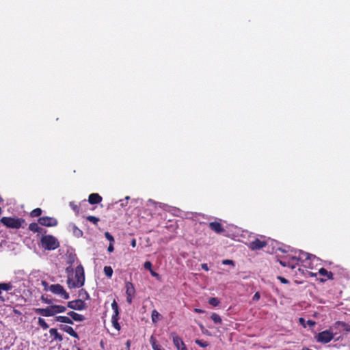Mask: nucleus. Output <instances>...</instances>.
Listing matches in <instances>:
<instances>
[{"mask_svg": "<svg viewBox=\"0 0 350 350\" xmlns=\"http://www.w3.org/2000/svg\"><path fill=\"white\" fill-rule=\"evenodd\" d=\"M291 252H293L292 254L288 255L283 259L279 260L281 265L293 269L298 265L299 261L304 262L305 260H312V258L314 259L316 258L315 256L301 250H294L291 251Z\"/></svg>", "mask_w": 350, "mask_h": 350, "instance_id": "f257e3e1", "label": "nucleus"}, {"mask_svg": "<svg viewBox=\"0 0 350 350\" xmlns=\"http://www.w3.org/2000/svg\"><path fill=\"white\" fill-rule=\"evenodd\" d=\"M85 282L84 269L81 265H79L75 271V274L69 275L67 284L70 288H80Z\"/></svg>", "mask_w": 350, "mask_h": 350, "instance_id": "f03ea898", "label": "nucleus"}, {"mask_svg": "<svg viewBox=\"0 0 350 350\" xmlns=\"http://www.w3.org/2000/svg\"><path fill=\"white\" fill-rule=\"evenodd\" d=\"M66 308L60 305H51L45 308H36L35 312L36 314L43 317H52L58 313L64 312Z\"/></svg>", "mask_w": 350, "mask_h": 350, "instance_id": "7ed1b4c3", "label": "nucleus"}, {"mask_svg": "<svg viewBox=\"0 0 350 350\" xmlns=\"http://www.w3.org/2000/svg\"><path fill=\"white\" fill-rule=\"evenodd\" d=\"M40 242L42 247L47 250H54L59 246L58 240L52 235H43Z\"/></svg>", "mask_w": 350, "mask_h": 350, "instance_id": "20e7f679", "label": "nucleus"}, {"mask_svg": "<svg viewBox=\"0 0 350 350\" xmlns=\"http://www.w3.org/2000/svg\"><path fill=\"white\" fill-rule=\"evenodd\" d=\"M23 220L19 218L3 217L0 221L2 224L10 228L18 229L21 227Z\"/></svg>", "mask_w": 350, "mask_h": 350, "instance_id": "39448f33", "label": "nucleus"}, {"mask_svg": "<svg viewBox=\"0 0 350 350\" xmlns=\"http://www.w3.org/2000/svg\"><path fill=\"white\" fill-rule=\"evenodd\" d=\"M49 291L64 299H68L70 298L69 294L66 291L64 287L59 284H51L49 287Z\"/></svg>", "mask_w": 350, "mask_h": 350, "instance_id": "423d86ee", "label": "nucleus"}, {"mask_svg": "<svg viewBox=\"0 0 350 350\" xmlns=\"http://www.w3.org/2000/svg\"><path fill=\"white\" fill-rule=\"evenodd\" d=\"M315 338L319 342L327 343L333 339L334 335L330 331L325 330L319 333Z\"/></svg>", "mask_w": 350, "mask_h": 350, "instance_id": "0eeeda50", "label": "nucleus"}, {"mask_svg": "<svg viewBox=\"0 0 350 350\" xmlns=\"http://www.w3.org/2000/svg\"><path fill=\"white\" fill-rule=\"evenodd\" d=\"M67 306L76 310H83L86 308V304L82 299H77L68 302Z\"/></svg>", "mask_w": 350, "mask_h": 350, "instance_id": "6e6552de", "label": "nucleus"}, {"mask_svg": "<svg viewBox=\"0 0 350 350\" xmlns=\"http://www.w3.org/2000/svg\"><path fill=\"white\" fill-rule=\"evenodd\" d=\"M38 222L40 225L48 227L55 226L57 224V221L55 218L46 216L40 217Z\"/></svg>", "mask_w": 350, "mask_h": 350, "instance_id": "1a4fd4ad", "label": "nucleus"}, {"mask_svg": "<svg viewBox=\"0 0 350 350\" xmlns=\"http://www.w3.org/2000/svg\"><path fill=\"white\" fill-rule=\"evenodd\" d=\"M173 343L178 350H188L183 340L175 333L171 334Z\"/></svg>", "mask_w": 350, "mask_h": 350, "instance_id": "9d476101", "label": "nucleus"}, {"mask_svg": "<svg viewBox=\"0 0 350 350\" xmlns=\"http://www.w3.org/2000/svg\"><path fill=\"white\" fill-rule=\"evenodd\" d=\"M69 232H72V234L77 237H81L83 236V231L80 230L75 224L70 223L67 227Z\"/></svg>", "mask_w": 350, "mask_h": 350, "instance_id": "9b49d317", "label": "nucleus"}, {"mask_svg": "<svg viewBox=\"0 0 350 350\" xmlns=\"http://www.w3.org/2000/svg\"><path fill=\"white\" fill-rule=\"evenodd\" d=\"M265 245L266 242L265 241L256 239L254 241L250 243L249 247L252 250H256L264 247Z\"/></svg>", "mask_w": 350, "mask_h": 350, "instance_id": "f8f14e48", "label": "nucleus"}, {"mask_svg": "<svg viewBox=\"0 0 350 350\" xmlns=\"http://www.w3.org/2000/svg\"><path fill=\"white\" fill-rule=\"evenodd\" d=\"M59 328L61 330L68 333L71 336L76 338H78L77 333L73 329L72 327L66 325H60Z\"/></svg>", "mask_w": 350, "mask_h": 350, "instance_id": "ddd939ff", "label": "nucleus"}, {"mask_svg": "<svg viewBox=\"0 0 350 350\" xmlns=\"http://www.w3.org/2000/svg\"><path fill=\"white\" fill-rule=\"evenodd\" d=\"M208 226L212 230L215 231L217 233H221L224 231V229L222 227L221 224L219 222H211Z\"/></svg>", "mask_w": 350, "mask_h": 350, "instance_id": "4468645a", "label": "nucleus"}, {"mask_svg": "<svg viewBox=\"0 0 350 350\" xmlns=\"http://www.w3.org/2000/svg\"><path fill=\"white\" fill-rule=\"evenodd\" d=\"M68 315L72 320H74L77 322H81L85 320L84 316L73 311H70L69 312H68Z\"/></svg>", "mask_w": 350, "mask_h": 350, "instance_id": "2eb2a0df", "label": "nucleus"}, {"mask_svg": "<svg viewBox=\"0 0 350 350\" xmlns=\"http://www.w3.org/2000/svg\"><path fill=\"white\" fill-rule=\"evenodd\" d=\"M102 201V198L98 193H92L89 196L88 202L91 204H96Z\"/></svg>", "mask_w": 350, "mask_h": 350, "instance_id": "dca6fc26", "label": "nucleus"}, {"mask_svg": "<svg viewBox=\"0 0 350 350\" xmlns=\"http://www.w3.org/2000/svg\"><path fill=\"white\" fill-rule=\"evenodd\" d=\"M49 334L50 336L53 338V340L59 342H62L63 340L62 336L57 332V329L51 328L49 330Z\"/></svg>", "mask_w": 350, "mask_h": 350, "instance_id": "f3484780", "label": "nucleus"}, {"mask_svg": "<svg viewBox=\"0 0 350 350\" xmlns=\"http://www.w3.org/2000/svg\"><path fill=\"white\" fill-rule=\"evenodd\" d=\"M319 273L322 275L326 277V279H321V281H325L327 279H332L333 274L332 272L327 271L324 268H321L319 270Z\"/></svg>", "mask_w": 350, "mask_h": 350, "instance_id": "a211bd4d", "label": "nucleus"}, {"mask_svg": "<svg viewBox=\"0 0 350 350\" xmlns=\"http://www.w3.org/2000/svg\"><path fill=\"white\" fill-rule=\"evenodd\" d=\"M126 294V295H134L135 290L133 284L130 282H126L125 284Z\"/></svg>", "mask_w": 350, "mask_h": 350, "instance_id": "6ab92c4d", "label": "nucleus"}, {"mask_svg": "<svg viewBox=\"0 0 350 350\" xmlns=\"http://www.w3.org/2000/svg\"><path fill=\"white\" fill-rule=\"evenodd\" d=\"M55 320L57 322L68 323V324H73L72 320L70 318V317L66 316H57L55 317Z\"/></svg>", "mask_w": 350, "mask_h": 350, "instance_id": "aec40b11", "label": "nucleus"}, {"mask_svg": "<svg viewBox=\"0 0 350 350\" xmlns=\"http://www.w3.org/2000/svg\"><path fill=\"white\" fill-rule=\"evenodd\" d=\"M111 323L113 324V326L117 329H120V325L118 323V315L113 314L111 317Z\"/></svg>", "mask_w": 350, "mask_h": 350, "instance_id": "412c9836", "label": "nucleus"}, {"mask_svg": "<svg viewBox=\"0 0 350 350\" xmlns=\"http://www.w3.org/2000/svg\"><path fill=\"white\" fill-rule=\"evenodd\" d=\"M29 229L33 232H40L42 228L36 223H31L29 226Z\"/></svg>", "mask_w": 350, "mask_h": 350, "instance_id": "4be33fe9", "label": "nucleus"}, {"mask_svg": "<svg viewBox=\"0 0 350 350\" xmlns=\"http://www.w3.org/2000/svg\"><path fill=\"white\" fill-rule=\"evenodd\" d=\"M13 288L12 284L10 282L8 283H0V288L1 291H9L12 290Z\"/></svg>", "mask_w": 350, "mask_h": 350, "instance_id": "5701e85b", "label": "nucleus"}, {"mask_svg": "<svg viewBox=\"0 0 350 350\" xmlns=\"http://www.w3.org/2000/svg\"><path fill=\"white\" fill-rule=\"evenodd\" d=\"M103 271H104L105 275L107 278H111V276L113 275V269L110 266H105L104 267Z\"/></svg>", "mask_w": 350, "mask_h": 350, "instance_id": "b1692460", "label": "nucleus"}, {"mask_svg": "<svg viewBox=\"0 0 350 350\" xmlns=\"http://www.w3.org/2000/svg\"><path fill=\"white\" fill-rule=\"evenodd\" d=\"M148 204H151V205H157V204H159V206L162 208H163L164 210H167V208H168L169 206L167 205V204H161V203H158V202H154V200L150 199L148 200Z\"/></svg>", "mask_w": 350, "mask_h": 350, "instance_id": "393cba45", "label": "nucleus"}, {"mask_svg": "<svg viewBox=\"0 0 350 350\" xmlns=\"http://www.w3.org/2000/svg\"><path fill=\"white\" fill-rule=\"evenodd\" d=\"M38 325L43 329H46L49 328V325L46 323L45 320L42 318H38Z\"/></svg>", "mask_w": 350, "mask_h": 350, "instance_id": "a878e982", "label": "nucleus"}, {"mask_svg": "<svg viewBox=\"0 0 350 350\" xmlns=\"http://www.w3.org/2000/svg\"><path fill=\"white\" fill-rule=\"evenodd\" d=\"M211 319L214 321L215 323H221V317L216 313H213L211 316Z\"/></svg>", "mask_w": 350, "mask_h": 350, "instance_id": "bb28decb", "label": "nucleus"}, {"mask_svg": "<svg viewBox=\"0 0 350 350\" xmlns=\"http://www.w3.org/2000/svg\"><path fill=\"white\" fill-rule=\"evenodd\" d=\"M151 317L152 322L156 323L160 317V314L156 310H154L152 312Z\"/></svg>", "mask_w": 350, "mask_h": 350, "instance_id": "cd10ccee", "label": "nucleus"}, {"mask_svg": "<svg viewBox=\"0 0 350 350\" xmlns=\"http://www.w3.org/2000/svg\"><path fill=\"white\" fill-rule=\"evenodd\" d=\"M208 304L213 306H217L219 305V301L216 297H211L208 300Z\"/></svg>", "mask_w": 350, "mask_h": 350, "instance_id": "c85d7f7f", "label": "nucleus"}, {"mask_svg": "<svg viewBox=\"0 0 350 350\" xmlns=\"http://www.w3.org/2000/svg\"><path fill=\"white\" fill-rule=\"evenodd\" d=\"M42 210L40 208H37L33 210L31 213V215L33 217H38L41 215Z\"/></svg>", "mask_w": 350, "mask_h": 350, "instance_id": "c756f323", "label": "nucleus"}, {"mask_svg": "<svg viewBox=\"0 0 350 350\" xmlns=\"http://www.w3.org/2000/svg\"><path fill=\"white\" fill-rule=\"evenodd\" d=\"M196 343L201 347H206L208 345V343L206 341L199 339L196 340Z\"/></svg>", "mask_w": 350, "mask_h": 350, "instance_id": "7c9ffc66", "label": "nucleus"}, {"mask_svg": "<svg viewBox=\"0 0 350 350\" xmlns=\"http://www.w3.org/2000/svg\"><path fill=\"white\" fill-rule=\"evenodd\" d=\"M111 308L114 312L113 314L118 315L119 314L118 306L117 305V303L115 301H113V302L111 304Z\"/></svg>", "mask_w": 350, "mask_h": 350, "instance_id": "2f4dec72", "label": "nucleus"}, {"mask_svg": "<svg viewBox=\"0 0 350 350\" xmlns=\"http://www.w3.org/2000/svg\"><path fill=\"white\" fill-rule=\"evenodd\" d=\"M70 206L75 212L76 214H78L79 213V208L73 202H70Z\"/></svg>", "mask_w": 350, "mask_h": 350, "instance_id": "473e14b6", "label": "nucleus"}, {"mask_svg": "<svg viewBox=\"0 0 350 350\" xmlns=\"http://www.w3.org/2000/svg\"><path fill=\"white\" fill-rule=\"evenodd\" d=\"M87 219L89 221L94 223V224H96L98 223V221H99L98 218H97L94 216H88V217H87Z\"/></svg>", "mask_w": 350, "mask_h": 350, "instance_id": "72a5a7b5", "label": "nucleus"}, {"mask_svg": "<svg viewBox=\"0 0 350 350\" xmlns=\"http://www.w3.org/2000/svg\"><path fill=\"white\" fill-rule=\"evenodd\" d=\"M105 236L107 240L110 241V243H113L114 242V239L113 236L108 232L105 233Z\"/></svg>", "mask_w": 350, "mask_h": 350, "instance_id": "f704fd0d", "label": "nucleus"}, {"mask_svg": "<svg viewBox=\"0 0 350 350\" xmlns=\"http://www.w3.org/2000/svg\"><path fill=\"white\" fill-rule=\"evenodd\" d=\"M79 295L81 297H82L83 299H88L90 298V296L88 295V293L83 291V290H81L79 293Z\"/></svg>", "mask_w": 350, "mask_h": 350, "instance_id": "c9c22d12", "label": "nucleus"}, {"mask_svg": "<svg viewBox=\"0 0 350 350\" xmlns=\"http://www.w3.org/2000/svg\"><path fill=\"white\" fill-rule=\"evenodd\" d=\"M144 269L148 271L152 270V263L150 261H146L144 265Z\"/></svg>", "mask_w": 350, "mask_h": 350, "instance_id": "e433bc0d", "label": "nucleus"}, {"mask_svg": "<svg viewBox=\"0 0 350 350\" xmlns=\"http://www.w3.org/2000/svg\"><path fill=\"white\" fill-rule=\"evenodd\" d=\"M222 264L223 265H232V266H234V262L233 260H228V259H226V260H222Z\"/></svg>", "mask_w": 350, "mask_h": 350, "instance_id": "4c0bfd02", "label": "nucleus"}, {"mask_svg": "<svg viewBox=\"0 0 350 350\" xmlns=\"http://www.w3.org/2000/svg\"><path fill=\"white\" fill-rule=\"evenodd\" d=\"M41 299L42 301L47 304H51L53 302L52 299L44 297L43 295L42 296Z\"/></svg>", "mask_w": 350, "mask_h": 350, "instance_id": "58836bf2", "label": "nucleus"}, {"mask_svg": "<svg viewBox=\"0 0 350 350\" xmlns=\"http://www.w3.org/2000/svg\"><path fill=\"white\" fill-rule=\"evenodd\" d=\"M339 325H341L347 332H350V326L345 323L342 322H338Z\"/></svg>", "mask_w": 350, "mask_h": 350, "instance_id": "ea45409f", "label": "nucleus"}, {"mask_svg": "<svg viewBox=\"0 0 350 350\" xmlns=\"http://www.w3.org/2000/svg\"><path fill=\"white\" fill-rule=\"evenodd\" d=\"M299 323L304 327H306V321H305V319L302 317L299 318Z\"/></svg>", "mask_w": 350, "mask_h": 350, "instance_id": "a19ab883", "label": "nucleus"}, {"mask_svg": "<svg viewBox=\"0 0 350 350\" xmlns=\"http://www.w3.org/2000/svg\"><path fill=\"white\" fill-rule=\"evenodd\" d=\"M260 297V293L258 292H256L254 295L253 296V301H258Z\"/></svg>", "mask_w": 350, "mask_h": 350, "instance_id": "79ce46f5", "label": "nucleus"}, {"mask_svg": "<svg viewBox=\"0 0 350 350\" xmlns=\"http://www.w3.org/2000/svg\"><path fill=\"white\" fill-rule=\"evenodd\" d=\"M315 325V322L312 320H308L306 321V327L307 326H309V327H312Z\"/></svg>", "mask_w": 350, "mask_h": 350, "instance_id": "37998d69", "label": "nucleus"}, {"mask_svg": "<svg viewBox=\"0 0 350 350\" xmlns=\"http://www.w3.org/2000/svg\"><path fill=\"white\" fill-rule=\"evenodd\" d=\"M114 250L113 245V243H110L109 245L108 246L107 251L109 252H112Z\"/></svg>", "mask_w": 350, "mask_h": 350, "instance_id": "c03bdc74", "label": "nucleus"}, {"mask_svg": "<svg viewBox=\"0 0 350 350\" xmlns=\"http://www.w3.org/2000/svg\"><path fill=\"white\" fill-rule=\"evenodd\" d=\"M134 295H126V301L129 303V304H131L132 303V301H133V297Z\"/></svg>", "mask_w": 350, "mask_h": 350, "instance_id": "a18cd8bd", "label": "nucleus"}, {"mask_svg": "<svg viewBox=\"0 0 350 350\" xmlns=\"http://www.w3.org/2000/svg\"><path fill=\"white\" fill-rule=\"evenodd\" d=\"M150 272L153 277L157 278H159V275L157 273H156L155 271H154L152 269Z\"/></svg>", "mask_w": 350, "mask_h": 350, "instance_id": "49530a36", "label": "nucleus"}, {"mask_svg": "<svg viewBox=\"0 0 350 350\" xmlns=\"http://www.w3.org/2000/svg\"><path fill=\"white\" fill-rule=\"evenodd\" d=\"M201 267H202V269H204V271H208V265L206 263H203L201 265Z\"/></svg>", "mask_w": 350, "mask_h": 350, "instance_id": "de8ad7c7", "label": "nucleus"}, {"mask_svg": "<svg viewBox=\"0 0 350 350\" xmlns=\"http://www.w3.org/2000/svg\"><path fill=\"white\" fill-rule=\"evenodd\" d=\"M194 311L196 312V313H199V314H201V313H204V311L202 309H200V308H195L194 309Z\"/></svg>", "mask_w": 350, "mask_h": 350, "instance_id": "09e8293b", "label": "nucleus"}, {"mask_svg": "<svg viewBox=\"0 0 350 350\" xmlns=\"http://www.w3.org/2000/svg\"><path fill=\"white\" fill-rule=\"evenodd\" d=\"M278 278L280 280V281L284 283V284H286L288 283V280L284 278H282V277H278Z\"/></svg>", "mask_w": 350, "mask_h": 350, "instance_id": "8fccbe9b", "label": "nucleus"}, {"mask_svg": "<svg viewBox=\"0 0 350 350\" xmlns=\"http://www.w3.org/2000/svg\"><path fill=\"white\" fill-rule=\"evenodd\" d=\"M131 246H132L133 247H135L136 246V241H135V239H133L131 241Z\"/></svg>", "mask_w": 350, "mask_h": 350, "instance_id": "3c124183", "label": "nucleus"}, {"mask_svg": "<svg viewBox=\"0 0 350 350\" xmlns=\"http://www.w3.org/2000/svg\"><path fill=\"white\" fill-rule=\"evenodd\" d=\"M152 348L154 350H161L155 344H152Z\"/></svg>", "mask_w": 350, "mask_h": 350, "instance_id": "603ef678", "label": "nucleus"}, {"mask_svg": "<svg viewBox=\"0 0 350 350\" xmlns=\"http://www.w3.org/2000/svg\"><path fill=\"white\" fill-rule=\"evenodd\" d=\"M126 347H127V349L129 350L130 349V345H131V342L129 340H128L126 343Z\"/></svg>", "mask_w": 350, "mask_h": 350, "instance_id": "864d4df0", "label": "nucleus"}, {"mask_svg": "<svg viewBox=\"0 0 350 350\" xmlns=\"http://www.w3.org/2000/svg\"><path fill=\"white\" fill-rule=\"evenodd\" d=\"M280 250H281L283 252H288V250H285V249H282H282H280Z\"/></svg>", "mask_w": 350, "mask_h": 350, "instance_id": "5fc2aeb1", "label": "nucleus"}, {"mask_svg": "<svg viewBox=\"0 0 350 350\" xmlns=\"http://www.w3.org/2000/svg\"><path fill=\"white\" fill-rule=\"evenodd\" d=\"M3 201V198L0 196V202H2Z\"/></svg>", "mask_w": 350, "mask_h": 350, "instance_id": "6e6d98bb", "label": "nucleus"}, {"mask_svg": "<svg viewBox=\"0 0 350 350\" xmlns=\"http://www.w3.org/2000/svg\"><path fill=\"white\" fill-rule=\"evenodd\" d=\"M1 213H2V209H1V208L0 207V215H1Z\"/></svg>", "mask_w": 350, "mask_h": 350, "instance_id": "4d7b16f0", "label": "nucleus"}, {"mask_svg": "<svg viewBox=\"0 0 350 350\" xmlns=\"http://www.w3.org/2000/svg\"><path fill=\"white\" fill-rule=\"evenodd\" d=\"M20 273H23V271H19Z\"/></svg>", "mask_w": 350, "mask_h": 350, "instance_id": "13d9d810", "label": "nucleus"}]
</instances>
